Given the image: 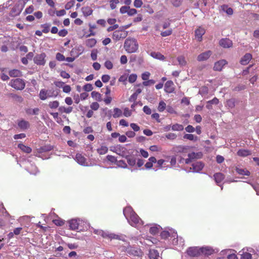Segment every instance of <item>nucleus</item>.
Masks as SVG:
<instances>
[{"label": "nucleus", "mask_w": 259, "mask_h": 259, "mask_svg": "<svg viewBox=\"0 0 259 259\" xmlns=\"http://www.w3.org/2000/svg\"><path fill=\"white\" fill-rule=\"evenodd\" d=\"M124 48L128 53H133L138 51L139 45L135 38L128 37L124 41Z\"/></svg>", "instance_id": "f257e3e1"}, {"label": "nucleus", "mask_w": 259, "mask_h": 259, "mask_svg": "<svg viewBox=\"0 0 259 259\" xmlns=\"http://www.w3.org/2000/svg\"><path fill=\"white\" fill-rule=\"evenodd\" d=\"M9 85L17 90H22L25 87V83L24 80L21 78L12 79Z\"/></svg>", "instance_id": "f03ea898"}, {"label": "nucleus", "mask_w": 259, "mask_h": 259, "mask_svg": "<svg viewBox=\"0 0 259 259\" xmlns=\"http://www.w3.org/2000/svg\"><path fill=\"white\" fill-rule=\"evenodd\" d=\"M125 252L130 255L140 257L143 255V252L137 247L128 246L125 249Z\"/></svg>", "instance_id": "7ed1b4c3"}, {"label": "nucleus", "mask_w": 259, "mask_h": 259, "mask_svg": "<svg viewBox=\"0 0 259 259\" xmlns=\"http://www.w3.org/2000/svg\"><path fill=\"white\" fill-rule=\"evenodd\" d=\"M132 214H133L127 219L128 223L131 226L135 227L137 225H143V222L140 219L135 212Z\"/></svg>", "instance_id": "20e7f679"}, {"label": "nucleus", "mask_w": 259, "mask_h": 259, "mask_svg": "<svg viewBox=\"0 0 259 259\" xmlns=\"http://www.w3.org/2000/svg\"><path fill=\"white\" fill-rule=\"evenodd\" d=\"M46 56V54L45 53L37 54L33 58L34 63L37 65H45L46 62L45 60Z\"/></svg>", "instance_id": "39448f33"}, {"label": "nucleus", "mask_w": 259, "mask_h": 259, "mask_svg": "<svg viewBox=\"0 0 259 259\" xmlns=\"http://www.w3.org/2000/svg\"><path fill=\"white\" fill-rule=\"evenodd\" d=\"M187 253L190 256L197 257L201 255V247H190L187 250Z\"/></svg>", "instance_id": "423d86ee"}, {"label": "nucleus", "mask_w": 259, "mask_h": 259, "mask_svg": "<svg viewBox=\"0 0 259 259\" xmlns=\"http://www.w3.org/2000/svg\"><path fill=\"white\" fill-rule=\"evenodd\" d=\"M192 168H190V170L188 172H190V170L192 169L193 172H200V171L204 167V163L202 161H196L192 164Z\"/></svg>", "instance_id": "0eeeda50"}, {"label": "nucleus", "mask_w": 259, "mask_h": 259, "mask_svg": "<svg viewBox=\"0 0 259 259\" xmlns=\"http://www.w3.org/2000/svg\"><path fill=\"white\" fill-rule=\"evenodd\" d=\"M22 9L23 7L20 4H15L10 13V16L11 17H15L19 15L21 12Z\"/></svg>", "instance_id": "6e6552de"}, {"label": "nucleus", "mask_w": 259, "mask_h": 259, "mask_svg": "<svg viewBox=\"0 0 259 259\" xmlns=\"http://www.w3.org/2000/svg\"><path fill=\"white\" fill-rule=\"evenodd\" d=\"M138 153V151H136V153L135 155H126L125 156V159L126 160L128 164L130 166H134L136 163V158L135 156L137 155Z\"/></svg>", "instance_id": "1a4fd4ad"}, {"label": "nucleus", "mask_w": 259, "mask_h": 259, "mask_svg": "<svg viewBox=\"0 0 259 259\" xmlns=\"http://www.w3.org/2000/svg\"><path fill=\"white\" fill-rule=\"evenodd\" d=\"M75 161L80 165L84 166H88L87 159L81 154L77 153L75 158Z\"/></svg>", "instance_id": "9d476101"}, {"label": "nucleus", "mask_w": 259, "mask_h": 259, "mask_svg": "<svg viewBox=\"0 0 259 259\" xmlns=\"http://www.w3.org/2000/svg\"><path fill=\"white\" fill-rule=\"evenodd\" d=\"M219 44L224 48H229L233 46L232 41L228 38H222L219 41Z\"/></svg>", "instance_id": "9b49d317"}, {"label": "nucleus", "mask_w": 259, "mask_h": 259, "mask_svg": "<svg viewBox=\"0 0 259 259\" xmlns=\"http://www.w3.org/2000/svg\"><path fill=\"white\" fill-rule=\"evenodd\" d=\"M211 54L212 52L210 51H207L202 53L198 56L197 60L199 61H205L210 57Z\"/></svg>", "instance_id": "f8f14e48"}, {"label": "nucleus", "mask_w": 259, "mask_h": 259, "mask_svg": "<svg viewBox=\"0 0 259 259\" xmlns=\"http://www.w3.org/2000/svg\"><path fill=\"white\" fill-rule=\"evenodd\" d=\"M227 63V62L225 60H221L215 63L213 66V70L215 71H220L222 70L224 66Z\"/></svg>", "instance_id": "ddd939ff"}, {"label": "nucleus", "mask_w": 259, "mask_h": 259, "mask_svg": "<svg viewBox=\"0 0 259 259\" xmlns=\"http://www.w3.org/2000/svg\"><path fill=\"white\" fill-rule=\"evenodd\" d=\"M252 59V55L250 53H246L241 59L240 63L241 65H246L248 64Z\"/></svg>", "instance_id": "4468645a"}, {"label": "nucleus", "mask_w": 259, "mask_h": 259, "mask_svg": "<svg viewBox=\"0 0 259 259\" xmlns=\"http://www.w3.org/2000/svg\"><path fill=\"white\" fill-rule=\"evenodd\" d=\"M79 220H77L76 219H73L68 221L69 229L72 230H75L78 229V226L79 223Z\"/></svg>", "instance_id": "2eb2a0df"}, {"label": "nucleus", "mask_w": 259, "mask_h": 259, "mask_svg": "<svg viewBox=\"0 0 259 259\" xmlns=\"http://www.w3.org/2000/svg\"><path fill=\"white\" fill-rule=\"evenodd\" d=\"M174 83L171 80L167 81L164 84V91L166 93H171L174 91Z\"/></svg>", "instance_id": "dca6fc26"}, {"label": "nucleus", "mask_w": 259, "mask_h": 259, "mask_svg": "<svg viewBox=\"0 0 259 259\" xmlns=\"http://www.w3.org/2000/svg\"><path fill=\"white\" fill-rule=\"evenodd\" d=\"M7 96L12 98L14 101L18 103H21L23 102V98L19 95H18L15 94L13 93H9Z\"/></svg>", "instance_id": "f3484780"}, {"label": "nucleus", "mask_w": 259, "mask_h": 259, "mask_svg": "<svg viewBox=\"0 0 259 259\" xmlns=\"http://www.w3.org/2000/svg\"><path fill=\"white\" fill-rule=\"evenodd\" d=\"M18 125L22 130H26L29 127L30 124L28 121L21 119L18 122Z\"/></svg>", "instance_id": "a211bd4d"}, {"label": "nucleus", "mask_w": 259, "mask_h": 259, "mask_svg": "<svg viewBox=\"0 0 259 259\" xmlns=\"http://www.w3.org/2000/svg\"><path fill=\"white\" fill-rule=\"evenodd\" d=\"M213 250L210 247H201V255L204 254L205 255H211L213 253Z\"/></svg>", "instance_id": "6ab92c4d"}, {"label": "nucleus", "mask_w": 259, "mask_h": 259, "mask_svg": "<svg viewBox=\"0 0 259 259\" xmlns=\"http://www.w3.org/2000/svg\"><path fill=\"white\" fill-rule=\"evenodd\" d=\"M205 32V30L201 27H199L195 30V36L198 41H201L202 37L203 35L204 34Z\"/></svg>", "instance_id": "aec40b11"}, {"label": "nucleus", "mask_w": 259, "mask_h": 259, "mask_svg": "<svg viewBox=\"0 0 259 259\" xmlns=\"http://www.w3.org/2000/svg\"><path fill=\"white\" fill-rule=\"evenodd\" d=\"M134 212L135 211L131 206H128L124 208L123 210V214L126 219H128L132 214H133L132 213Z\"/></svg>", "instance_id": "412c9836"}, {"label": "nucleus", "mask_w": 259, "mask_h": 259, "mask_svg": "<svg viewBox=\"0 0 259 259\" xmlns=\"http://www.w3.org/2000/svg\"><path fill=\"white\" fill-rule=\"evenodd\" d=\"M53 147L50 145H45L37 149L39 153L49 152L53 149Z\"/></svg>", "instance_id": "4be33fe9"}, {"label": "nucleus", "mask_w": 259, "mask_h": 259, "mask_svg": "<svg viewBox=\"0 0 259 259\" xmlns=\"http://www.w3.org/2000/svg\"><path fill=\"white\" fill-rule=\"evenodd\" d=\"M81 10L83 15L85 17H88L91 15L93 12L92 9L89 6L82 7L81 8Z\"/></svg>", "instance_id": "5701e85b"}, {"label": "nucleus", "mask_w": 259, "mask_h": 259, "mask_svg": "<svg viewBox=\"0 0 259 259\" xmlns=\"http://www.w3.org/2000/svg\"><path fill=\"white\" fill-rule=\"evenodd\" d=\"M202 156H203L202 153L201 152H197V153L193 152L188 153V156L189 157L191 158V159H192L193 160L194 159H200L202 158Z\"/></svg>", "instance_id": "b1692460"}, {"label": "nucleus", "mask_w": 259, "mask_h": 259, "mask_svg": "<svg viewBox=\"0 0 259 259\" xmlns=\"http://www.w3.org/2000/svg\"><path fill=\"white\" fill-rule=\"evenodd\" d=\"M214 180L217 184L221 183L225 178L224 175L221 172L215 173L213 175Z\"/></svg>", "instance_id": "393cba45"}, {"label": "nucleus", "mask_w": 259, "mask_h": 259, "mask_svg": "<svg viewBox=\"0 0 259 259\" xmlns=\"http://www.w3.org/2000/svg\"><path fill=\"white\" fill-rule=\"evenodd\" d=\"M251 154V151L246 149H239L237 152V155L241 157H246Z\"/></svg>", "instance_id": "a878e982"}, {"label": "nucleus", "mask_w": 259, "mask_h": 259, "mask_svg": "<svg viewBox=\"0 0 259 259\" xmlns=\"http://www.w3.org/2000/svg\"><path fill=\"white\" fill-rule=\"evenodd\" d=\"M149 257L150 259H157L159 257L158 251L155 249H150L149 250Z\"/></svg>", "instance_id": "bb28decb"}, {"label": "nucleus", "mask_w": 259, "mask_h": 259, "mask_svg": "<svg viewBox=\"0 0 259 259\" xmlns=\"http://www.w3.org/2000/svg\"><path fill=\"white\" fill-rule=\"evenodd\" d=\"M235 170L238 174L241 175L249 176L250 175V171L245 169L241 168L236 167L235 168Z\"/></svg>", "instance_id": "cd10ccee"}, {"label": "nucleus", "mask_w": 259, "mask_h": 259, "mask_svg": "<svg viewBox=\"0 0 259 259\" xmlns=\"http://www.w3.org/2000/svg\"><path fill=\"white\" fill-rule=\"evenodd\" d=\"M9 74L11 77H19L21 76V72L18 69H12L9 71Z\"/></svg>", "instance_id": "c85d7f7f"}, {"label": "nucleus", "mask_w": 259, "mask_h": 259, "mask_svg": "<svg viewBox=\"0 0 259 259\" xmlns=\"http://www.w3.org/2000/svg\"><path fill=\"white\" fill-rule=\"evenodd\" d=\"M18 147L22 151L26 153H30L32 151L31 148L30 147L26 146L23 145V144H19L18 145Z\"/></svg>", "instance_id": "c756f323"}, {"label": "nucleus", "mask_w": 259, "mask_h": 259, "mask_svg": "<svg viewBox=\"0 0 259 259\" xmlns=\"http://www.w3.org/2000/svg\"><path fill=\"white\" fill-rule=\"evenodd\" d=\"M48 91L45 90V89H42L40 90L39 94V98L41 100H46L48 97H52V95L47 96Z\"/></svg>", "instance_id": "7c9ffc66"}, {"label": "nucleus", "mask_w": 259, "mask_h": 259, "mask_svg": "<svg viewBox=\"0 0 259 259\" xmlns=\"http://www.w3.org/2000/svg\"><path fill=\"white\" fill-rule=\"evenodd\" d=\"M39 109L35 108L34 109L28 108L26 110V113L29 115H38Z\"/></svg>", "instance_id": "2f4dec72"}, {"label": "nucleus", "mask_w": 259, "mask_h": 259, "mask_svg": "<svg viewBox=\"0 0 259 259\" xmlns=\"http://www.w3.org/2000/svg\"><path fill=\"white\" fill-rule=\"evenodd\" d=\"M159 229H162V228L159 225H155L150 228L149 232L152 235H155L158 233Z\"/></svg>", "instance_id": "473e14b6"}, {"label": "nucleus", "mask_w": 259, "mask_h": 259, "mask_svg": "<svg viewBox=\"0 0 259 259\" xmlns=\"http://www.w3.org/2000/svg\"><path fill=\"white\" fill-rule=\"evenodd\" d=\"M120 32L121 31L119 30L115 31L113 33L112 38L116 41L120 40L122 37Z\"/></svg>", "instance_id": "72a5a7b5"}, {"label": "nucleus", "mask_w": 259, "mask_h": 259, "mask_svg": "<svg viewBox=\"0 0 259 259\" xmlns=\"http://www.w3.org/2000/svg\"><path fill=\"white\" fill-rule=\"evenodd\" d=\"M151 56L154 58L160 60H163L165 59V57L160 53L158 52H152Z\"/></svg>", "instance_id": "f704fd0d"}, {"label": "nucleus", "mask_w": 259, "mask_h": 259, "mask_svg": "<svg viewBox=\"0 0 259 259\" xmlns=\"http://www.w3.org/2000/svg\"><path fill=\"white\" fill-rule=\"evenodd\" d=\"M114 114L112 115L115 118L120 117L122 114V111L118 108H114L113 109Z\"/></svg>", "instance_id": "c9c22d12"}, {"label": "nucleus", "mask_w": 259, "mask_h": 259, "mask_svg": "<svg viewBox=\"0 0 259 259\" xmlns=\"http://www.w3.org/2000/svg\"><path fill=\"white\" fill-rule=\"evenodd\" d=\"M236 100L235 98H231L227 101V106L233 108L235 106Z\"/></svg>", "instance_id": "e433bc0d"}, {"label": "nucleus", "mask_w": 259, "mask_h": 259, "mask_svg": "<svg viewBox=\"0 0 259 259\" xmlns=\"http://www.w3.org/2000/svg\"><path fill=\"white\" fill-rule=\"evenodd\" d=\"M184 139H188L190 141H196L198 140V137L192 134H186L183 136Z\"/></svg>", "instance_id": "4c0bfd02"}, {"label": "nucleus", "mask_w": 259, "mask_h": 259, "mask_svg": "<svg viewBox=\"0 0 259 259\" xmlns=\"http://www.w3.org/2000/svg\"><path fill=\"white\" fill-rule=\"evenodd\" d=\"M120 148H121L122 149H125L124 147H123L121 146H120V145H117V147H115V146L111 147L110 150L112 152H115L116 154H117L118 155H120L121 150H120Z\"/></svg>", "instance_id": "58836bf2"}, {"label": "nucleus", "mask_w": 259, "mask_h": 259, "mask_svg": "<svg viewBox=\"0 0 259 259\" xmlns=\"http://www.w3.org/2000/svg\"><path fill=\"white\" fill-rule=\"evenodd\" d=\"M58 109L61 112L70 113L72 112L73 108L72 107H68V108H66L64 106H60L59 107Z\"/></svg>", "instance_id": "ea45409f"}, {"label": "nucleus", "mask_w": 259, "mask_h": 259, "mask_svg": "<svg viewBox=\"0 0 259 259\" xmlns=\"http://www.w3.org/2000/svg\"><path fill=\"white\" fill-rule=\"evenodd\" d=\"M92 97L98 101H101L102 100L101 95L97 92L93 91L91 93Z\"/></svg>", "instance_id": "a19ab883"}, {"label": "nucleus", "mask_w": 259, "mask_h": 259, "mask_svg": "<svg viewBox=\"0 0 259 259\" xmlns=\"http://www.w3.org/2000/svg\"><path fill=\"white\" fill-rule=\"evenodd\" d=\"M96 42L97 41L95 38H90L87 40L86 45L88 47L92 48L96 45Z\"/></svg>", "instance_id": "79ce46f5"}, {"label": "nucleus", "mask_w": 259, "mask_h": 259, "mask_svg": "<svg viewBox=\"0 0 259 259\" xmlns=\"http://www.w3.org/2000/svg\"><path fill=\"white\" fill-rule=\"evenodd\" d=\"M183 129V125L178 123L175 124L171 126V130L174 131H182Z\"/></svg>", "instance_id": "37998d69"}, {"label": "nucleus", "mask_w": 259, "mask_h": 259, "mask_svg": "<svg viewBox=\"0 0 259 259\" xmlns=\"http://www.w3.org/2000/svg\"><path fill=\"white\" fill-rule=\"evenodd\" d=\"M108 148L106 146H101L97 149V152L100 155H103L108 152Z\"/></svg>", "instance_id": "c03bdc74"}, {"label": "nucleus", "mask_w": 259, "mask_h": 259, "mask_svg": "<svg viewBox=\"0 0 259 259\" xmlns=\"http://www.w3.org/2000/svg\"><path fill=\"white\" fill-rule=\"evenodd\" d=\"M116 164L120 167L123 168H127V164L126 163L124 160H120L119 161L117 160V162H116Z\"/></svg>", "instance_id": "a18cd8bd"}, {"label": "nucleus", "mask_w": 259, "mask_h": 259, "mask_svg": "<svg viewBox=\"0 0 259 259\" xmlns=\"http://www.w3.org/2000/svg\"><path fill=\"white\" fill-rule=\"evenodd\" d=\"M222 10L226 12V13L229 15H231L233 14V9L231 8H228L226 6H223Z\"/></svg>", "instance_id": "49530a36"}, {"label": "nucleus", "mask_w": 259, "mask_h": 259, "mask_svg": "<svg viewBox=\"0 0 259 259\" xmlns=\"http://www.w3.org/2000/svg\"><path fill=\"white\" fill-rule=\"evenodd\" d=\"M50 25H51L50 24H48V23L42 24L41 25V27L42 28H43L42 32H43L45 33H48L49 32V30H50Z\"/></svg>", "instance_id": "de8ad7c7"}, {"label": "nucleus", "mask_w": 259, "mask_h": 259, "mask_svg": "<svg viewBox=\"0 0 259 259\" xmlns=\"http://www.w3.org/2000/svg\"><path fill=\"white\" fill-rule=\"evenodd\" d=\"M177 60L179 62V65L181 66H185L186 64V62L185 60L184 57L182 56H179L177 58Z\"/></svg>", "instance_id": "09e8293b"}, {"label": "nucleus", "mask_w": 259, "mask_h": 259, "mask_svg": "<svg viewBox=\"0 0 259 259\" xmlns=\"http://www.w3.org/2000/svg\"><path fill=\"white\" fill-rule=\"evenodd\" d=\"M246 89V87L243 84H238L236 87L233 89V91L234 92H239L242 90H244Z\"/></svg>", "instance_id": "8fccbe9b"}, {"label": "nucleus", "mask_w": 259, "mask_h": 259, "mask_svg": "<svg viewBox=\"0 0 259 259\" xmlns=\"http://www.w3.org/2000/svg\"><path fill=\"white\" fill-rule=\"evenodd\" d=\"M166 108V104L162 101H160L159 103L158 110L159 112H162Z\"/></svg>", "instance_id": "3c124183"}, {"label": "nucleus", "mask_w": 259, "mask_h": 259, "mask_svg": "<svg viewBox=\"0 0 259 259\" xmlns=\"http://www.w3.org/2000/svg\"><path fill=\"white\" fill-rule=\"evenodd\" d=\"M59 105V103L57 101H54L53 102H50L49 103V106L51 108L56 109L58 107Z\"/></svg>", "instance_id": "603ef678"}, {"label": "nucleus", "mask_w": 259, "mask_h": 259, "mask_svg": "<svg viewBox=\"0 0 259 259\" xmlns=\"http://www.w3.org/2000/svg\"><path fill=\"white\" fill-rule=\"evenodd\" d=\"M106 158L108 161L111 162V163H116V162H117L116 158L112 155H108L106 156Z\"/></svg>", "instance_id": "864d4df0"}, {"label": "nucleus", "mask_w": 259, "mask_h": 259, "mask_svg": "<svg viewBox=\"0 0 259 259\" xmlns=\"http://www.w3.org/2000/svg\"><path fill=\"white\" fill-rule=\"evenodd\" d=\"M160 236L162 239H166L169 236H170V233L168 231H163L160 233Z\"/></svg>", "instance_id": "5fc2aeb1"}, {"label": "nucleus", "mask_w": 259, "mask_h": 259, "mask_svg": "<svg viewBox=\"0 0 259 259\" xmlns=\"http://www.w3.org/2000/svg\"><path fill=\"white\" fill-rule=\"evenodd\" d=\"M83 89L85 92H90L93 90V87L92 84L87 83L84 85Z\"/></svg>", "instance_id": "6e6d98bb"}, {"label": "nucleus", "mask_w": 259, "mask_h": 259, "mask_svg": "<svg viewBox=\"0 0 259 259\" xmlns=\"http://www.w3.org/2000/svg\"><path fill=\"white\" fill-rule=\"evenodd\" d=\"M252 255L249 252H243L241 254V259H251Z\"/></svg>", "instance_id": "4d7b16f0"}, {"label": "nucleus", "mask_w": 259, "mask_h": 259, "mask_svg": "<svg viewBox=\"0 0 259 259\" xmlns=\"http://www.w3.org/2000/svg\"><path fill=\"white\" fill-rule=\"evenodd\" d=\"M137 78V75L136 74H132L128 76V80L130 83L134 82Z\"/></svg>", "instance_id": "13d9d810"}, {"label": "nucleus", "mask_w": 259, "mask_h": 259, "mask_svg": "<svg viewBox=\"0 0 259 259\" xmlns=\"http://www.w3.org/2000/svg\"><path fill=\"white\" fill-rule=\"evenodd\" d=\"M56 58L59 61H63L65 59V56L60 53H57L56 54Z\"/></svg>", "instance_id": "bf43d9fd"}, {"label": "nucleus", "mask_w": 259, "mask_h": 259, "mask_svg": "<svg viewBox=\"0 0 259 259\" xmlns=\"http://www.w3.org/2000/svg\"><path fill=\"white\" fill-rule=\"evenodd\" d=\"M74 1H71L68 2L65 6V9L67 10L70 9L74 6Z\"/></svg>", "instance_id": "052dcab7"}, {"label": "nucleus", "mask_w": 259, "mask_h": 259, "mask_svg": "<svg viewBox=\"0 0 259 259\" xmlns=\"http://www.w3.org/2000/svg\"><path fill=\"white\" fill-rule=\"evenodd\" d=\"M143 5L142 0H135L134 2V6L135 7L139 8L141 7Z\"/></svg>", "instance_id": "680f3d73"}, {"label": "nucleus", "mask_w": 259, "mask_h": 259, "mask_svg": "<svg viewBox=\"0 0 259 259\" xmlns=\"http://www.w3.org/2000/svg\"><path fill=\"white\" fill-rule=\"evenodd\" d=\"M155 81L154 80L150 79V80H145L143 82V84L144 86H148V85L154 84L155 83Z\"/></svg>", "instance_id": "e2e57ef3"}, {"label": "nucleus", "mask_w": 259, "mask_h": 259, "mask_svg": "<svg viewBox=\"0 0 259 259\" xmlns=\"http://www.w3.org/2000/svg\"><path fill=\"white\" fill-rule=\"evenodd\" d=\"M172 33V29H169L161 32V35L162 37H166L171 35Z\"/></svg>", "instance_id": "0e129e2a"}, {"label": "nucleus", "mask_w": 259, "mask_h": 259, "mask_svg": "<svg viewBox=\"0 0 259 259\" xmlns=\"http://www.w3.org/2000/svg\"><path fill=\"white\" fill-rule=\"evenodd\" d=\"M104 66L108 69H111L113 68L112 63L109 60L105 61L104 63Z\"/></svg>", "instance_id": "69168bd1"}, {"label": "nucleus", "mask_w": 259, "mask_h": 259, "mask_svg": "<svg viewBox=\"0 0 259 259\" xmlns=\"http://www.w3.org/2000/svg\"><path fill=\"white\" fill-rule=\"evenodd\" d=\"M68 34V31L65 29H63L58 32V35L62 37L66 36Z\"/></svg>", "instance_id": "338daca9"}, {"label": "nucleus", "mask_w": 259, "mask_h": 259, "mask_svg": "<svg viewBox=\"0 0 259 259\" xmlns=\"http://www.w3.org/2000/svg\"><path fill=\"white\" fill-rule=\"evenodd\" d=\"M165 137L167 139L175 140L176 139L177 136L176 134L174 133H169L166 135Z\"/></svg>", "instance_id": "774afa93"}]
</instances>
